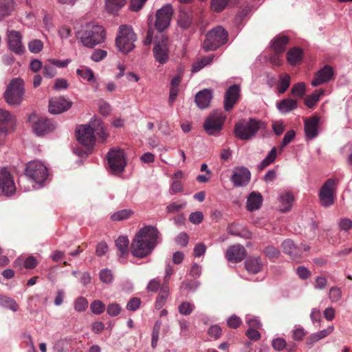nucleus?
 Here are the masks:
<instances>
[{
  "label": "nucleus",
  "mask_w": 352,
  "mask_h": 352,
  "mask_svg": "<svg viewBox=\"0 0 352 352\" xmlns=\"http://www.w3.org/2000/svg\"><path fill=\"white\" fill-rule=\"evenodd\" d=\"M160 233L153 226H145L135 235L131 244V254L134 257L142 258L149 255L157 244Z\"/></svg>",
  "instance_id": "obj_1"
},
{
  "label": "nucleus",
  "mask_w": 352,
  "mask_h": 352,
  "mask_svg": "<svg viewBox=\"0 0 352 352\" xmlns=\"http://www.w3.org/2000/svg\"><path fill=\"white\" fill-rule=\"evenodd\" d=\"M77 36L84 46L93 48L104 42L106 33L102 26L89 23L78 32Z\"/></svg>",
  "instance_id": "obj_2"
},
{
  "label": "nucleus",
  "mask_w": 352,
  "mask_h": 352,
  "mask_svg": "<svg viewBox=\"0 0 352 352\" xmlns=\"http://www.w3.org/2000/svg\"><path fill=\"white\" fill-rule=\"evenodd\" d=\"M263 126V122L255 118L241 120L235 123L234 133L238 139L249 140L255 136Z\"/></svg>",
  "instance_id": "obj_3"
},
{
  "label": "nucleus",
  "mask_w": 352,
  "mask_h": 352,
  "mask_svg": "<svg viewBox=\"0 0 352 352\" xmlns=\"http://www.w3.org/2000/svg\"><path fill=\"white\" fill-rule=\"evenodd\" d=\"M137 36L131 26L121 25L118 28V35L116 38V45L119 51L127 54L135 47L134 43Z\"/></svg>",
  "instance_id": "obj_4"
},
{
  "label": "nucleus",
  "mask_w": 352,
  "mask_h": 352,
  "mask_svg": "<svg viewBox=\"0 0 352 352\" xmlns=\"http://www.w3.org/2000/svg\"><path fill=\"white\" fill-rule=\"evenodd\" d=\"M25 94L24 82L20 78L11 80L4 92L3 97L10 105H19Z\"/></svg>",
  "instance_id": "obj_5"
},
{
  "label": "nucleus",
  "mask_w": 352,
  "mask_h": 352,
  "mask_svg": "<svg viewBox=\"0 0 352 352\" xmlns=\"http://www.w3.org/2000/svg\"><path fill=\"white\" fill-rule=\"evenodd\" d=\"M228 32L221 26L210 30L206 35L202 47L206 52L216 50L228 41Z\"/></svg>",
  "instance_id": "obj_6"
},
{
  "label": "nucleus",
  "mask_w": 352,
  "mask_h": 352,
  "mask_svg": "<svg viewBox=\"0 0 352 352\" xmlns=\"http://www.w3.org/2000/svg\"><path fill=\"white\" fill-rule=\"evenodd\" d=\"M107 168L113 174L122 173L126 164V156L123 150L118 147L111 148L107 155Z\"/></svg>",
  "instance_id": "obj_7"
},
{
  "label": "nucleus",
  "mask_w": 352,
  "mask_h": 352,
  "mask_svg": "<svg viewBox=\"0 0 352 352\" xmlns=\"http://www.w3.org/2000/svg\"><path fill=\"white\" fill-rule=\"evenodd\" d=\"M154 37V47L153 50L154 57L156 61L164 65L169 59L168 38L164 33H157Z\"/></svg>",
  "instance_id": "obj_8"
},
{
  "label": "nucleus",
  "mask_w": 352,
  "mask_h": 352,
  "mask_svg": "<svg viewBox=\"0 0 352 352\" xmlns=\"http://www.w3.org/2000/svg\"><path fill=\"white\" fill-rule=\"evenodd\" d=\"M226 115L221 110L212 111L204 123V129L210 135H217L222 130Z\"/></svg>",
  "instance_id": "obj_9"
},
{
  "label": "nucleus",
  "mask_w": 352,
  "mask_h": 352,
  "mask_svg": "<svg viewBox=\"0 0 352 352\" xmlns=\"http://www.w3.org/2000/svg\"><path fill=\"white\" fill-rule=\"evenodd\" d=\"M25 175L38 184H42L48 176L47 167L39 161H32L27 164Z\"/></svg>",
  "instance_id": "obj_10"
},
{
  "label": "nucleus",
  "mask_w": 352,
  "mask_h": 352,
  "mask_svg": "<svg viewBox=\"0 0 352 352\" xmlns=\"http://www.w3.org/2000/svg\"><path fill=\"white\" fill-rule=\"evenodd\" d=\"M29 121L32 124L34 133L38 136L43 135L55 129V124L52 121L44 117H38L36 114H31L29 116Z\"/></svg>",
  "instance_id": "obj_11"
},
{
  "label": "nucleus",
  "mask_w": 352,
  "mask_h": 352,
  "mask_svg": "<svg viewBox=\"0 0 352 352\" xmlns=\"http://www.w3.org/2000/svg\"><path fill=\"white\" fill-rule=\"evenodd\" d=\"M173 10L170 5H166L158 10L155 14V28L157 33H163L170 24Z\"/></svg>",
  "instance_id": "obj_12"
},
{
  "label": "nucleus",
  "mask_w": 352,
  "mask_h": 352,
  "mask_svg": "<svg viewBox=\"0 0 352 352\" xmlns=\"http://www.w3.org/2000/svg\"><path fill=\"white\" fill-rule=\"evenodd\" d=\"M16 192L12 176L6 169L0 170V195L10 197Z\"/></svg>",
  "instance_id": "obj_13"
},
{
  "label": "nucleus",
  "mask_w": 352,
  "mask_h": 352,
  "mask_svg": "<svg viewBox=\"0 0 352 352\" xmlns=\"http://www.w3.org/2000/svg\"><path fill=\"white\" fill-rule=\"evenodd\" d=\"M78 141L88 149L92 148L96 142V136L89 125H80L77 129Z\"/></svg>",
  "instance_id": "obj_14"
},
{
  "label": "nucleus",
  "mask_w": 352,
  "mask_h": 352,
  "mask_svg": "<svg viewBox=\"0 0 352 352\" xmlns=\"http://www.w3.org/2000/svg\"><path fill=\"white\" fill-rule=\"evenodd\" d=\"M335 181L330 178L328 179L322 186L319 197L320 204L324 207H329L333 204V190H334Z\"/></svg>",
  "instance_id": "obj_15"
},
{
  "label": "nucleus",
  "mask_w": 352,
  "mask_h": 352,
  "mask_svg": "<svg viewBox=\"0 0 352 352\" xmlns=\"http://www.w3.org/2000/svg\"><path fill=\"white\" fill-rule=\"evenodd\" d=\"M8 43L9 49L16 54H22L25 47L22 44L21 33L15 30L8 31Z\"/></svg>",
  "instance_id": "obj_16"
},
{
  "label": "nucleus",
  "mask_w": 352,
  "mask_h": 352,
  "mask_svg": "<svg viewBox=\"0 0 352 352\" xmlns=\"http://www.w3.org/2000/svg\"><path fill=\"white\" fill-rule=\"evenodd\" d=\"M230 180L235 187L245 186L250 180V172L245 167L236 168L234 170Z\"/></svg>",
  "instance_id": "obj_17"
},
{
  "label": "nucleus",
  "mask_w": 352,
  "mask_h": 352,
  "mask_svg": "<svg viewBox=\"0 0 352 352\" xmlns=\"http://www.w3.org/2000/svg\"><path fill=\"white\" fill-rule=\"evenodd\" d=\"M72 102L63 97L52 98L49 102V111L53 114L64 112L72 107Z\"/></svg>",
  "instance_id": "obj_18"
},
{
  "label": "nucleus",
  "mask_w": 352,
  "mask_h": 352,
  "mask_svg": "<svg viewBox=\"0 0 352 352\" xmlns=\"http://www.w3.org/2000/svg\"><path fill=\"white\" fill-rule=\"evenodd\" d=\"M69 61L58 60L56 59H49L43 67V74L45 77L52 78L56 74V69L55 67H65L67 65Z\"/></svg>",
  "instance_id": "obj_19"
},
{
  "label": "nucleus",
  "mask_w": 352,
  "mask_h": 352,
  "mask_svg": "<svg viewBox=\"0 0 352 352\" xmlns=\"http://www.w3.org/2000/svg\"><path fill=\"white\" fill-rule=\"evenodd\" d=\"M334 74L333 69L330 65H325L317 73H316L311 85L314 87L319 86L324 82H329Z\"/></svg>",
  "instance_id": "obj_20"
},
{
  "label": "nucleus",
  "mask_w": 352,
  "mask_h": 352,
  "mask_svg": "<svg viewBox=\"0 0 352 352\" xmlns=\"http://www.w3.org/2000/svg\"><path fill=\"white\" fill-rule=\"evenodd\" d=\"M246 255L245 248L240 244L230 246L226 251V257L231 262L238 263L244 259Z\"/></svg>",
  "instance_id": "obj_21"
},
{
  "label": "nucleus",
  "mask_w": 352,
  "mask_h": 352,
  "mask_svg": "<svg viewBox=\"0 0 352 352\" xmlns=\"http://www.w3.org/2000/svg\"><path fill=\"white\" fill-rule=\"evenodd\" d=\"M281 248L283 252L289 255L293 260L296 262L300 261L302 256V250L300 247L296 246L293 241L289 239L285 240L281 244Z\"/></svg>",
  "instance_id": "obj_22"
},
{
  "label": "nucleus",
  "mask_w": 352,
  "mask_h": 352,
  "mask_svg": "<svg viewBox=\"0 0 352 352\" xmlns=\"http://www.w3.org/2000/svg\"><path fill=\"white\" fill-rule=\"evenodd\" d=\"M239 96V87L237 85H234L227 89L224 98V109L226 111H228L233 108L237 101Z\"/></svg>",
  "instance_id": "obj_23"
},
{
  "label": "nucleus",
  "mask_w": 352,
  "mask_h": 352,
  "mask_svg": "<svg viewBox=\"0 0 352 352\" xmlns=\"http://www.w3.org/2000/svg\"><path fill=\"white\" fill-rule=\"evenodd\" d=\"M319 118L316 116L305 120V132L308 139L311 140L318 134Z\"/></svg>",
  "instance_id": "obj_24"
},
{
  "label": "nucleus",
  "mask_w": 352,
  "mask_h": 352,
  "mask_svg": "<svg viewBox=\"0 0 352 352\" xmlns=\"http://www.w3.org/2000/svg\"><path fill=\"white\" fill-rule=\"evenodd\" d=\"M89 125L92 129L94 135H95V136H98V139L101 142H104L106 140L109 136V133L107 132V129L101 120L95 119L90 122Z\"/></svg>",
  "instance_id": "obj_25"
},
{
  "label": "nucleus",
  "mask_w": 352,
  "mask_h": 352,
  "mask_svg": "<svg viewBox=\"0 0 352 352\" xmlns=\"http://www.w3.org/2000/svg\"><path fill=\"white\" fill-rule=\"evenodd\" d=\"M14 124V117L8 111L0 109V129L12 131Z\"/></svg>",
  "instance_id": "obj_26"
},
{
  "label": "nucleus",
  "mask_w": 352,
  "mask_h": 352,
  "mask_svg": "<svg viewBox=\"0 0 352 352\" xmlns=\"http://www.w3.org/2000/svg\"><path fill=\"white\" fill-rule=\"evenodd\" d=\"M298 107V101L296 99L287 98L276 102L277 109L283 114H287Z\"/></svg>",
  "instance_id": "obj_27"
},
{
  "label": "nucleus",
  "mask_w": 352,
  "mask_h": 352,
  "mask_svg": "<svg viewBox=\"0 0 352 352\" xmlns=\"http://www.w3.org/2000/svg\"><path fill=\"white\" fill-rule=\"evenodd\" d=\"M129 241L126 236H120L116 240V245L120 252V262L125 263L129 255Z\"/></svg>",
  "instance_id": "obj_28"
},
{
  "label": "nucleus",
  "mask_w": 352,
  "mask_h": 352,
  "mask_svg": "<svg viewBox=\"0 0 352 352\" xmlns=\"http://www.w3.org/2000/svg\"><path fill=\"white\" fill-rule=\"evenodd\" d=\"M263 203V197L258 192H252L247 200L246 208L249 211H254L261 208Z\"/></svg>",
  "instance_id": "obj_29"
},
{
  "label": "nucleus",
  "mask_w": 352,
  "mask_h": 352,
  "mask_svg": "<svg viewBox=\"0 0 352 352\" xmlns=\"http://www.w3.org/2000/svg\"><path fill=\"white\" fill-rule=\"evenodd\" d=\"M212 97L211 91L208 89H204L196 94L195 102L199 108L205 109L209 106Z\"/></svg>",
  "instance_id": "obj_30"
},
{
  "label": "nucleus",
  "mask_w": 352,
  "mask_h": 352,
  "mask_svg": "<svg viewBox=\"0 0 352 352\" xmlns=\"http://www.w3.org/2000/svg\"><path fill=\"white\" fill-rule=\"evenodd\" d=\"M289 42V38L284 35L276 36L272 41V47L276 54H282Z\"/></svg>",
  "instance_id": "obj_31"
},
{
  "label": "nucleus",
  "mask_w": 352,
  "mask_h": 352,
  "mask_svg": "<svg viewBox=\"0 0 352 352\" xmlns=\"http://www.w3.org/2000/svg\"><path fill=\"white\" fill-rule=\"evenodd\" d=\"M14 8L13 0H0V21L10 15Z\"/></svg>",
  "instance_id": "obj_32"
},
{
  "label": "nucleus",
  "mask_w": 352,
  "mask_h": 352,
  "mask_svg": "<svg viewBox=\"0 0 352 352\" xmlns=\"http://www.w3.org/2000/svg\"><path fill=\"white\" fill-rule=\"evenodd\" d=\"M245 267L252 274H257L261 271L263 264L259 258H250L245 262Z\"/></svg>",
  "instance_id": "obj_33"
},
{
  "label": "nucleus",
  "mask_w": 352,
  "mask_h": 352,
  "mask_svg": "<svg viewBox=\"0 0 352 352\" xmlns=\"http://www.w3.org/2000/svg\"><path fill=\"white\" fill-rule=\"evenodd\" d=\"M302 51L298 47L291 48L287 53V60L290 65H296L301 61Z\"/></svg>",
  "instance_id": "obj_34"
},
{
  "label": "nucleus",
  "mask_w": 352,
  "mask_h": 352,
  "mask_svg": "<svg viewBox=\"0 0 352 352\" xmlns=\"http://www.w3.org/2000/svg\"><path fill=\"white\" fill-rule=\"evenodd\" d=\"M126 3V0H105L106 10L111 14H116Z\"/></svg>",
  "instance_id": "obj_35"
},
{
  "label": "nucleus",
  "mask_w": 352,
  "mask_h": 352,
  "mask_svg": "<svg viewBox=\"0 0 352 352\" xmlns=\"http://www.w3.org/2000/svg\"><path fill=\"white\" fill-rule=\"evenodd\" d=\"M291 84V77L288 74H281L277 82V90L279 94H284Z\"/></svg>",
  "instance_id": "obj_36"
},
{
  "label": "nucleus",
  "mask_w": 352,
  "mask_h": 352,
  "mask_svg": "<svg viewBox=\"0 0 352 352\" xmlns=\"http://www.w3.org/2000/svg\"><path fill=\"white\" fill-rule=\"evenodd\" d=\"M169 293V286L168 283H163L160 287V294L155 302V307L160 309L165 304Z\"/></svg>",
  "instance_id": "obj_37"
},
{
  "label": "nucleus",
  "mask_w": 352,
  "mask_h": 352,
  "mask_svg": "<svg viewBox=\"0 0 352 352\" xmlns=\"http://www.w3.org/2000/svg\"><path fill=\"white\" fill-rule=\"evenodd\" d=\"M280 201L282 204L280 210L287 212L292 208V204L294 199V195L290 192H285L280 196Z\"/></svg>",
  "instance_id": "obj_38"
},
{
  "label": "nucleus",
  "mask_w": 352,
  "mask_h": 352,
  "mask_svg": "<svg viewBox=\"0 0 352 352\" xmlns=\"http://www.w3.org/2000/svg\"><path fill=\"white\" fill-rule=\"evenodd\" d=\"M192 21V15L191 12H180L178 18V24L183 29L190 28Z\"/></svg>",
  "instance_id": "obj_39"
},
{
  "label": "nucleus",
  "mask_w": 352,
  "mask_h": 352,
  "mask_svg": "<svg viewBox=\"0 0 352 352\" xmlns=\"http://www.w3.org/2000/svg\"><path fill=\"white\" fill-rule=\"evenodd\" d=\"M324 94L323 89L316 90L313 94L306 97L305 104L307 107L312 109L319 100L320 96Z\"/></svg>",
  "instance_id": "obj_40"
},
{
  "label": "nucleus",
  "mask_w": 352,
  "mask_h": 352,
  "mask_svg": "<svg viewBox=\"0 0 352 352\" xmlns=\"http://www.w3.org/2000/svg\"><path fill=\"white\" fill-rule=\"evenodd\" d=\"M305 92L306 85L303 82L294 84L291 89L292 95L298 97L299 98H302L305 95Z\"/></svg>",
  "instance_id": "obj_41"
},
{
  "label": "nucleus",
  "mask_w": 352,
  "mask_h": 352,
  "mask_svg": "<svg viewBox=\"0 0 352 352\" xmlns=\"http://www.w3.org/2000/svg\"><path fill=\"white\" fill-rule=\"evenodd\" d=\"M277 156L276 148L274 147L268 153L267 157L261 162L259 167L261 169H263L272 163H273Z\"/></svg>",
  "instance_id": "obj_42"
},
{
  "label": "nucleus",
  "mask_w": 352,
  "mask_h": 352,
  "mask_svg": "<svg viewBox=\"0 0 352 352\" xmlns=\"http://www.w3.org/2000/svg\"><path fill=\"white\" fill-rule=\"evenodd\" d=\"M214 55L204 56L199 61L195 63L192 66V72H196L199 71L204 67L211 63L213 60Z\"/></svg>",
  "instance_id": "obj_43"
},
{
  "label": "nucleus",
  "mask_w": 352,
  "mask_h": 352,
  "mask_svg": "<svg viewBox=\"0 0 352 352\" xmlns=\"http://www.w3.org/2000/svg\"><path fill=\"white\" fill-rule=\"evenodd\" d=\"M0 304L8 307L14 311H16L19 309V305L16 302L6 296L0 295Z\"/></svg>",
  "instance_id": "obj_44"
},
{
  "label": "nucleus",
  "mask_w": 352,
  "mask_h": 352,
  "mask_svg": "<svg viewBox=\"0 0 352 352\" xmlns=\"http://www.w3.org/2000/svg\"><path fill=\"white\" fill-rule=\"evenodd\" d=\"M195 307L194 304L188 301H184L179 305L178 311L183 316H188L192 312Z\"/></svg>",
  "instance_id": "obj_45"
},
{
  "label": "nucleus",
  "mask_w": 352,
  "mask_h": 352,
  "mask_svg": "<svg viewBox=\"0 0 352 352\" xmlns=\"http://www.w3.org/2000/svg\"><path fill=\"white\" fill-rule=\"evenodd\" d=\"M43 48V43L39 39H34L29 42L28 49L34 54L39 53Z\"/></svg>",
  "instance_id": "obj_46"
},
{
  "label": "nucleus",
  "mask_w": 352,
  "mask_h": 352,
  "mask_svg": "<svg viewBox=\"0 0 352 352\" xmlns=\"http://www.w3.org/2000/svg\"><path fill=\"white\" fill-rule=\"evenodd\" d=\"M131 214L132 211L130 210H121L113 213L111 215V219L112 221H122L124 219H128Z\"/></svg>",
  "instance_id": "obj_47"
},
{
  "label": "nucleus",
  "mask_w": 352,
  "mask_h": 352,
  "mask_svg": "<svg viewBox=\"0 0 352 352\" xmlns=\"http://www.w3.org/2000/svg\"><path fill=\"white\" fill-rule=\"evenodd\" d=\"M160 328L161 323L159 321H157L153 326L152 331L151 346L153 349H155L157 346Z\"/></svg>",
  "instance_id": "obj_48"
},
{
  "label": "nucleus",
  "mask_w": 352,
  "mask_h": 352,
  "mask_svg": "<svg viewBox=\"0 0 352 352\" xmlns=\"http://www.w3.org/2000/svg\"><path fill=\"white\" fill-rule=\"evenodd\" d=\"M76 73L81 78L89 82L94 80V74L90 69H78Z\"/></svg>",
  "instance_id": "obj_49"
},
{
  "label": "nucleus",
  "mask_w": 352,
  "mask_h": 352,
  "mask_svg": "<svg viewBox=\"0 0 352 352\" xmlns=\"http://www.w3.org/2000/svg\"><path fill=\"white\" fill-rule=\"evenodd\" d=\"M90 308L94 314H100L104 312L105 305L102 301L96 300L91 303Z\"/></svg>",
  "instance_id": "obj_50"
},
{
  "label": "nucleus",
  "mask_w": 352,
  "mask_h": 352,
  "mask_svg": "<svg viewBox=\"0 0 352 352\" xmlns=\"http://www.w3.org/2000/svg\"><path fill=\"white\" fill-rule=\"evenodd\" d=\"M88 307V301L84 297L78 298L74 302V309L76 311L81 312L86 310Z\"/></svg>",
  "instance_id": "obj_51"
},
{
  "label": "nucleus",
  "mask_w": 352,
  "mask_h": 352,
  "mask_svg": "<svg viewBox=\"0 0 352 352\" xmlns=\"http://www.w3.org/2000/svg\"><path fill=\"white\" fill-rule=\"evenodd\" d=\"M329 299L332 302H336L341 299L342 292L338 287H332L329 292Z\"/></svg>",
  "instance_id": "obj_52"
},
{
  "label": "nucleus",
  "mask_w": 352,
  "mask_h": 352,
  "mask_svg": "<svg viewBox=\"0 0 352 352\" xmlns=\"http://www.w3.org/2000/svg\"><path fill=\"white\" fill-rule=\"evenodd\" d=\"M263 252L270 259L277 258L280 255V251L272 245L267 246L264 249Z\"/></svg>",
  "instance_id": "obj_53"
},
{
  "label": "nucleus",
  "mask_w": 352,
  "mask_h": 352,
  "mask_svg": "<svg viewBox=\"0 0 352 352\" xmlns=\"http://www.w3.org/2000/svg\"><path fill=\"white\" fill-rule=\"evenodd\" d=\"M208 333L211 338H213L215 340H217L221 337V336L222 334V330H221V328L219 325L214 324V325L211 326L208 329Z\"/></svg>",
  "instance_id": "obj_54"
},
{
  "label": "nucleus",
  "mask_w": 352,
  "mask_h": 352,
  "mask_svg": "<svg viewBox=\"0 0 352 352\" xmlns=\"http://www.w3.org/2000/svg\"><path fill=\"white\" fill-rule=\"evenodd\" d=\"M107 51H105L104 50L98 49V50H95L92 53V54L91 56V58L94 62H99V61L103 60L107 56Z\"/></svg>",
  "instance_id": "obj_55"
},
{
  "label": "nucleus",
  "mask_w": 352,
  "mask_h": 352,
  "mask_svg": "<svg viewBox=\"0 0 352 352\" xmlns=\"http://www.w3.org/2000/svg\"><path fill=\"white\" fill-rule=\"evenodd\" d=\"M121 311V307L117 303H111L107 308V314L112 316H117Z\"/></svg>",
  "instance_id": "obj_56"
},
{
  "label": "nucleus",
  "mask_w": 352,
  "mask_h": 352,
  "mask_svg": "<svg viewBox=\"0 0 352 352\" xmlns=\"http://www.w3.org/2000/svg\"><path fill=\"white\" fill-rule=\"evenodd\" d=\"M228 0H212L211 7L216 12L222 11L227 5Z\"/></svg>",
  "instance_id": "obj_57"
},
{
  "label": "nucleus",
  "mask_w": 352,
  "mask_h": 352,
  "mask_svg": "<svg viewBox=\"0 0 352 352\" xmlns=\"http://www.w3.org/2000/svg\"><path fill=\"white\" fill-rule=\"evenodd\" d=\"M100 278L103 283H110L113 280L111 272L107 269L101 270L100 272Z\"/></svg>",
  "instance_id": "obj_58"
},
{
  "label": "nucleus",
  "mask_w": 352,
  "mask_h": 352,
  "mask_svg": "<svg viewBox=\"0 0 352 352\" xmlns=\"http://www.w3.org/2000/svg\"><path fill=\"white\" fill-rule=\"evenodd\" d=\"M141 300L139 298H131L126 305V309L131 311H136L140 306Z\"/></svg>",
  "instance_id": "obj_59"
},
{
  "label": "nucleus",
  "mask_w": 352,
  "mask_h": 352,
  "mask_svg": "<svg viewBox=\"0 0 352 352\" xmlns=\"http://www.w3.org/2000/svg\"><path fill=\"white\" fill-rule=\"evenodd\" d=\"M204 219L201 212L197 211L192 212L189 216V221L194 224H199Z\"/></svg>",
  "instance_id": "obj_60"
},
{
  "label": "nucleus",
  "mask_w": 352,
  "mask_h": 352,
  "mask_svg": "<svg viewBox=\"0 0 352 352\" xmlns=\"http://www.w3.org/2000/svg\"><path fill=\"white\" fill-rule=\"evenodd\" d=\"M189 237L186 233H179L175 239L176 243L181 247H185L188 243Z\"/></svg>",
  "instance_id": "obj_61"
},
{
  "label": "nucleus",
  "mask_w": 352,
  "mask_h": 352,
  "mask_svg": "<svg viewBox=\"0 0 352 352\" xmlns=\"http://www.w3.org/2000/svg\"><path fill=\"white\" fill-rule=\"evenodd\" d=\"M37 265H38L37 260L33 256H28L23 261V265H24L25 268L28 269V270H31V269L35 268Z\"/></svg>",
  "instance_id": "obj_62"
},
{
  "label": "nucleus",
  "mask_w": 352,
  "mask_h": 352,
  "mask_svg": "<svg viewBox=\"0 0 352 352\" xmlns=\"http://www.w3.org/2000/svg\"><path fill=\"white\" fill-rule=\"evenodd\" d=\"M227 323L229 327L236 329L241 324V320L239 317L234 315L228 318Z\"/></svg>",
  "instance_id": "obj_63"
},
{
  "label": "nucleus",
  "mask_w": 352,
  "mask_h": 352,
  "mask_svg": "<svg viewBox=\"0 0 352 352\" xmlns=\"http://www.w3.org/2000/svg\"><path fill=\"white\" fill-rule=\"evenodd\" d=\"M339 227L342 230L348 231L352 227V221L348 218L342 219L339 222Z\"/></svg>",
  "instance_id": "obj_64"
}]
</instances>
